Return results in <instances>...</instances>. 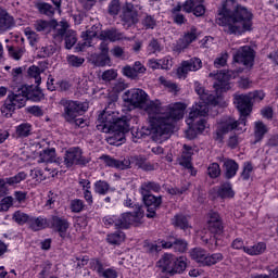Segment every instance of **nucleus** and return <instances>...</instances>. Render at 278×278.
<instances>
[{"instance_id":"f257e3e1","label":"nucleus","mask_w":278,"mask_h":278,"mask_svg":"<svg viewBox=\"0 0 278 278\" xmlns=\"http://www.w3.org/2000/svg\"><path fill=\"white\" fill-rule=\"evenodd\" d=\"M141 110L149 116L152 140L162 144V142H166L170 138L175 122L184 118L186 104L177 102L163 106L162 101L148 99Z\"/></svg>"},{"instance_id":"f03ea898","label":"nucleus","mask_w":278,"mask_h":278,"mask_svg":"<svg viewBox=\"0 0 278 278\" xmlns=\"http://www.w3.org/2000/svg\"><path fill=\"white\" fill-rule=\"evenodd\" d=\"M216 23L224 27L225 34L240 36L244 31H251L253 13L235 0H226Z\"/></svg>"},{"instance_id":"7ed1b4c3","label":"nucleus","mask_w":278,"mask_h":278,"mask_svg":"<svg viewBox=\"0 0 278 278\" xmlns=\"http://www.w3.org/2000/svg\"><path fill=\"white\" fill-rule=\"evenodd\" d=\"M195 92L199 94L200 101L202 102H199L192 106L187 123L188 125L194 127L198 131H205V128L207 127V121L205 117L210 112V108L207 105H217L218 97L212 94L210 91H205V88L198 83H195Z\"/></svg>"},{"instance_id":"20e7f679","label":"nucleus","mask_w":278,"mask_h":278,"mask_svg":"<svg viewBox=\"0 0 278 278\" xmlns=\"http://www.w3.org/2000/svg\"><path fill=\"white\" fill-rule=\"evenodd\" d=\"M235 103L240 112L241 118L236 121L228 117L226 121L218 124L216 129L215 140L223 142V136L238 129L240 125H247V116L253 111V97L251 94H239L235 97Z\"/></svg>"},{"instance_id":"39448f33","label":"nucleus","mask_w":278,"mask_h":278,"mask_svg":"<svg viewBox=\"0 0 278 278\" xmlns=\"http://www.w3.org/2000/svg\"><path fill=\"white\" fill-rule=\"evenodd\" d=\"M97 129L102 134H128L129 119L119 118L118 113L105 109L97 119Z\"/></svg>"},{"instance_id":"423d86ee","label":"nucleus","mask_w":278,"mask_h":278,"mask_svg":"<svg viewBox=\"0 0 278 278\" xmlns=\"http://www.w3.org/2000/svg\"><path fill=\"white\" fill-rule=\"evenodd\" d=\"M187 266L188 263L185 256L176 257L173 254H165L159 261L161 273H163V275H169V277L184 273Z\"/></svg>"},{"instance_id":"0eeeda50","label":"nucleus","mask_w":278,"mask_h":278,"mask_svg":"<svg viewBox=\"0 0 278 278\" xmlns=\"http://www.w3.org/2000/svg\"><path fill=\"white\" fill-rule=\"evenodd\" d=\"M207 229L210 233L205 232V235H201L202 242L205 244H210V242H216L219 236H223V231H225V226H223V218L216 212H211L208 214L207 220Z\"/></svg>"},{"instance_id":"6e6552de","label":"nucleus","mask_w":278,"mask_h":278,"mask_svg":"<svg viewBox=\"0 0 278 278\" xmlns=\"http://www.w3.org/2000/svg\"><path fill=\"white\" fill-rule=\"evenodd\" d=\"M60 105L63 108L62 116L66 123H73L77 116L86 112V106L79 101L62 99Z\"/></svg>"},{"instance_id":"1a4fd4ad","label":"nucleus","mask_w":278,"mask_h":278,"mask_svg":"<svg viewBox=\"0 0 278 278\" xmlns=\"http://www.w3.org/2000/svg\"><path fill=\"white\" fill-rule=\"evenodd\" d=\"M142 218H144V211L141 207L134 213H123L116 219V229H129L130 225L138 227V225H142Z\"/></svg>"},{"instance_id":"9d476101","label":"nucleus","mask_w":278,"mask_h":278,"mask_svg":"<svg viewBox=\"0 0 278 278\" xmlns=\"http://www.w3.org/2000/svg\"><path fill=\"white\" fill-rule=\"evenodd\" d=\"M191 257L198 264H202V266H214V264H218V262H223V255L220 253L210 254L207 251L195 248L190 253Z\"/></svg>"},{"instance_id":"9b49d317","label":"nucleus","mask_w":278,"mask_h":278,"mask_svg":"<svg viewBox=\"0 0 278 278\" xmlns=\"http://www.w3.org/2000/svg\"><path fill=\"white\" fill-rule=\"evenodd\" d=\"M21 108H25V97H21L18 93H15L7 98L0 110L2 116L10 118L12 114H14V111L21 110Z\"/></svg>"},{"instance_id":"f8f14e48","label":"nucleus","mask_w":278,"mask_h":278,"mask_svg":"<svg viewBox=\"0 0 278 278\" xmlns=\"http://www.w3.org/2000/svg\"><path fill=\"white\" fill-rule=\"evenodd\" d=\"M125 101L134 108L142 110L149 101V93L142 89H130L125 92Z\"/></svg>"},{"instance_id":"ddd939ff","label":"nucleus","mask_w":278,"mask_h":278,"mask_svg":"<svg viewBox=\"0 0 278 278\" xmlns=\"http://www.w3.org/2000/svg\"><path fill=\"white\" fill-rule=\"evenodd\" d=\"M232 58L233 62H237V64H243V66H249L251 68L255 60V54L250 46H243L233 50Z\"/></svg>"},{"instance_id":"4468645a","label":"nucleus","mask_w":278,"mask_h":278,"mask_svg":"<svg viewBox=\"0 0 278 278\" xmlns=\"http://www.w3.org/2000/svg\"><path fill=\"white\" fill-rule=\"evenodd\" d=\"M138 5L127 2L122 8L121 21L126 27H131L138 23Z\"/></svg>"},{"instance_id":"2eb2a0df","label":"nucleus","mask_w":278,"mask_h":278,"mask_svg":"<svg viewBox=\"0 0 278 278\" xmlns=\"http://www.w3.org/2000/svg\"><path fill=\"white\" fill-rule=\"evenodd\" d=\"M68 27H71V25H68V22L66 21H61V22H58L55 20L51 21L50 33L52 36V40L55 45H62L65 34H67L70 30Z\"/></svg>"},{"instance_id":"dca6fc26","label":"nucleus","mask_w":278,"mask_h":278,"mask_svg":"<svg viewBox=\"0 0 278 278\" xmlns=\"http://www.w3.org/2000/svg\"><path fill=\"white\" fill-rule=\"evenodd\" d=\"M63 164L67 168H71V166H74V164L86 166V164H88V160L84 157L81 149L71 148L66 151L64 155Z\"/></svg>"},{"instance_id":"f3484780","label":"nucleus","mask_w":278,"mask_h":278,"mask_svg":"<svg viewBox=\"0 0 278 278\" xmlns=\"http://www.w3.org/2000/svg\"><path fill=\"white\" fill-rule=\"evenodd\" d=\"M203 67V62L199 58H192L188 61H182L181 66L177 70L178 77H186L190 72L200 71Z\"/></svg>"},{"instance_id":"a211bd4d","label":"nucleus","mask_w":278,"mask_h":278,"mask_svg":"<svg viewBox=\"0 0 278 278\" xmlns=\"http://www.w3.org/2000/svg\"><path fill=\"white\" fill-rule=\"evenodd\" d=\"M50 225L52 229L56 231V233H59L60 238H66L68 227H71V223H68V219L54 215L51 217Z\"/></svg>"},{"instance_id":"6ab92c4d","label":"nucleus","mask_w":278,"mask_h":278,"mask_svg":"<svg viewBox=\"0 0 278 278\" xmlns=\"http://www.w3.org/2000/svg\"><path fill=\"white\" fill-rule=\"evenodd\" d=\"M147 73V67L140 61L134 63V65H125L122 68V75L128 79H138L139 75H144Z\"/></svg>"},{"instance_id":"aec40b11","label":"nucleus","mask_w":278,"mask_h":278,"mask_svg":"<svg viewBox=\"0 0 278 278\" xmlns=\"http://www.w3.org/2000/svg\"><path fill=\"white\" fill-rule=\"evenodd\" d=\"M143 203L148 207V218H155V210L162 205V195L155 197L150 193L142 194Z\"/></svg>"},{"instance_id":"412c9836","label":"nucleus","mask_w":278,"mask_h":278,"mask_svg":"<svg viewBox=\"0 0 278 278\" xmlns=\"http://www.w3.org/2000/svg\"><path fill=\"white\" fill-rule=\"evenodd\" d=\"M161 247L162 249H174L178 253H186V251H188V242L175 237H168L167 241L162 240Z\"/></svg>"},{"instance_id":"4be33fe9","label":"nucleus","mask_w":278,"mask_h":278,"mask_svg":"<svg viewBox=\"0 0 278 278\" xmlns=\"http://www.w3.org/2000/svg\"><path fill=\"white\" fill-rule=\"evenodd\" d=\"M100 160L103 162V164H105V166H110L111 168H119L121 170H125L131 166V162L129 160L124 159L123 161H118L108 154L100 156Z\"/></svg>"},{"instance_id":"5701e85b","label":"nucleus","mask_w":278,"mask_h":278,"mask_svg":"<svg viewBox=\"0 0 278 278\" xmlns=\"http://www.w3.org/2000/svg\"><path fill=\"white\" fill-rule=\"evenodd\" d=\"M15 25L14 16L8 13V10L0 7V33L10 31Z\"/></svg>"},{"instance_id":"b1692460","label":"nucleus","mask_w":278,"mask_h":278,"mask_svg":"<svg viewBox=\"0 0 278 278\" xmlns=\"http://www.w3.org/2000/svg\"><path fill=\"white\" fill-rule=\"evenodd\" d=\"M17 97H24L25 103H27V101L29 100L40 101V99H42L43 96H42V91L30 86V87H22L18 90Z\"/></svg>"},{"instance_id":"393cba45","label":"nucleus","mask_w":278,"mask_h":278,"mask_svg":"<svg viewBox=\"0 0 278 278\" xmlns=\"http://www.w3.org/2000/svg\"><path fill=\"white\" fill-rule=\"evenodd\" d=\"M215 79L216 81L214 83L213 88L217 94H220V92H227V90H229V74L220 72L215 75Z\"/></svg>"},{"instance_id":"a878e982","label":"nucleus","mask_w":278,"mask_h":278,"mask_svg":"<svg viewBox=\"0 0 278 278\" xmlns=\"http://www.w3.org/2000/svg\"><path fill=\"white\" fill-rule=\"evenodd\" d=\"M199 38V33L197 31V27L192 26L189 31L185 34L182 38H180L177 42V48L179 51H182V49H188L194 40Z\"/></svg>"},{"instance_id":"bb28decb","label":"nucleus","mask_w":278,"mask_h":278,"mask_svg":"<svg viewBox=\"0 0 278 278\" xmlns=\"http://www.w3.org/2000/svg\"><path fill=\"white\" fill-rule=\"evenodd\" d=\"M39 164L47 163V164H62V159H55V149H47L40 152L38 161Z\"/></svg>"},{"instance_id":"cd10ccee","label":"nucleus","mask_w":278,"mask_h":278,"mask_svg":"<svg viewBox=\"0 0 278 278\" xmlns=\"http://www.w3.org/2000/svg\"><path fill=\"white\" fill-rule=\"evenodd\" d=\"M223 168L226 179H232V177H236L240 165L235 160L227 159L224 161Z\"/></svg>"},{"instance_id":"c85d7f7f","label":"nucleus","mask_w":278,"mask_h":278,"mask_svg":"<svg viewBox=\"0 0 278 278\" xmlns=\"http://www.w3.org/2000/svg\"><path fill=\"white\" fill-rule=\"evenodd\" d=\"M125 36L123 33L118 31L117 29H109V30H103L100 34V40H110V42H116L118 40H124Z\"/></svg>"},{"instance_id":"c756f323","label":"nucleus","mask_w":278,"mask_h":278,"mask_svg":"<svg viewBox=\"0 0 278 278\" xmlns=\"http://www.w3.org/2000/svg\"><path fill=\"white\" fill-rule=\"evenodd\" d=\"M192 147L188 144H184L182 154L180 157V166H185V168H192V155H193Z\"/></svg>"},{"instance_id":"7c9ffc66","label":"nucleus","mask_w":278,"mask_h":278,"mask_svg":"<svg viewBox=\"0 0 278 278\" xmlns=\"http://www.w3.org/2000/svg\"><path fill=\"white\" fill-rule=\"evenodd\" d=\"M216 192L219 199H233V197H236V192H233V189L231 188V182L222 184L216 189Z\"/></svg>"},{"instance_id":"2f4dec72","label":"nucleus","mask_w":278,"mask_h":278,"mask_svg":"<svg viewBox=\"0 0 278 278\" xmlns=\"http://www.w3.org/2000/svg\"><path fill=\"white\" fill-rule=\"evenodd\" d=\"M268 134V127L265 126L263 122H256L254 124V144H257V142H262L264 140V136Z\"/></svg>"},{"instance_id":"473e14b6","label":"nucleus","mask_w":278,"mask_h":278,"mask_svg":"<svg viewBox=\"0 0 278 278\" xmlns=\"http://www.w3.org/2000/svg\"><path fill=\"white\" fill-rule=\"evenodd\" d=\"M28 225L33 231H40L41 229H47L49 226L47 218L43 217H30Z\"/></svg>"},{"instance_id":"72a5a7b5","label":"nucleus","mask_w":278,"mask_h":278,"mask_svg":"<svg viewBox=\"0 0 278 278\" xmlns=\"http://www.w3.org/2000/svg\"><path fill=\"white\" fill-rule=\"evenodd\" d=\"M135 164L136 166H138V168H141L142 170H155V168H157V164L151 163L142 156H136Z\"/></svg>"},{"instance_id":"f704fd0d","label":"nucleus","mask_w":278,"mask_h":278,"mask_svg":"<svg viewBox=\"0 0 278 278\" xmlns=\"http://www.w3.org/2000/svg\"><path fill=\"white\" fill-rule=\"evenodd\" d=\"M162 187L155 181H146L140 187L141 194H149V192H160Z\"/></svg>"},{"instance_id":"c9c22d12","label":"nucleus","mask_w":278,"mask_h":278,"mask_svg":"<svg viewBox=\"0 0 278 278\" xmlns=\"http://www.w3.org/2000/svg\"><path fill=\"white\" fill-rule=\"evenodd\" d=\"M7 49L9 51L10 58L13 60H21V58H23L27 51L23 46H8Z\"/></svg>"},{"instance_id":"e433bc0d","label":"nucleus","mask_w":278,"mask_h":278,"mask_svg":"<svg viewBox=\"0 0 278 278\" xmlns=\"http://www.w3.org/2000/svg\"><path fill=\"white\" fill-rule=\"evenodd\" d=\"M173 225L186 231V229H190V224L188 223V217L185 215L178 214L173 218Z\"/></svg>"},{"instance_id":"4c0bfd02","label":"nucleus","mask_w":278,"mask_h":278,"mask_svg":"<svg viewBox=\"0 0 278 278\" xmlns=\"http://www.w3.org/2000/svg\"><path fill=\"white\" fill-rule=\"evenodd\" d=\"M63 40H65V49L74 48L77 45V33L73 29L67 30Z\"/></svg>"},{"instance_id":"58836bf2","label":"nucleus","mask_w":278,"mask_h":278,"mask_svg":"<svg viewBox=\"0 0 278 278\" xmlns=\"http://www.w3.org/2000/svg\"><path fill=\"white\" fill-rule=\"evenodd\" d=\"M244 253L248 255H262L266 251V243L260 242L253 247L243 248Z\"/></svg>"},{"instance_id":"ea45409f","label":"nucleus","mask_w":278,"mask_h":278,"mask_svg":"<svg viewBox=\"0 0 278 278\" xmlns=\"http://www.w3.org/2000/svg\"><path fill=\"white\" fill-rule=\"evenodd\" d=\"M15 134L17 138H27L31 136V126L29 123H23L16 127Z\"/></svg>"},{"instance_id":"a19ab883","label":"nucleus","mask_w":278,"mask_h":278,"mask_svg":"<svg viewBox=\"0 0 278 278\" xmlns=\"http://www.w3.org/2000/svg\"><path fill=\"white\" fill-rule=\"evenodd\" d=\"M36 8L40 12V14H45L46 16H53V14H55V9L53 8V5L47 2H38L36 4Z\"/></svg>"},{"instance_id":"79ce46f5","label":"nucleus","mask_w":278,"mask_h":278,"mask_svg":"<svg viewBox=\"0 0 278 278\" xmlns=\"http://www.w3.org/2000/svg\"><path fill=\"white\" fill-rule=\"evenodd\" d=\"M106 242H109V244H121L122 242H125V232L117 231L108 235Z\"/></svg>"},{"instance_id":"37998d69","label":"nucleus","mask_w":278,"mask_h":278,"mask_svg":"<svg viewBox=\"0 0 278 278\" xmlns=\"http://www.w3.org/2000/svg\"><path fill=\"white\" fill-rule=\"evenodd\" d=\"M27 73L31 79H35V84H37V86H40V83L42 81V78L40 77V73H42V71L40 70V67L31 65L28 68Z\"/></svg>"},{"instance_id":"c03bdc74","label":"nucleus","mask_w":278,"mask_h":278,"mask_svg":"<svg viewBox=\"0 0 278 278\" xmlns=\"http://www.w3.org/2000/svg\"><path fill=\"white\" fill-rule=\"evenodd\" d=\"M27 179V175L25 172H20L15 176L7 178L4 181L9 186H16V184H21V181H25Z\"/></svg>"},{"instance_id":"a18cd8bd","label":"nucleus","mask_w":278,"mask_h":278,"mask_svg":"<svg viewBox=\"0 0 278 278\" xmlns=\"http://www.w3.org/2000/svg\"><path fill=\"white\" fill-rule=\"evenodd\" d=\"M30 219H31V217L27 213H24V212H21V211H16L13 214V220L15 223H17V225H25V223L29 224Z\"/></svg>"},{"instance_id":"49530a36","label":"nucleus","mask_w":278,"mask_h":278,"mask_svg":"<svg viewBox=\"0 0 278 278\" xmlns=\"http://www.w3.org/2000/svg\"><path fill=\"white\" fill-rule=\"evenodd\" d=\"M94 192H97V194H108V192H110V184L104 180H98L94 184Z\"/></svg>"},{"instance_id":"de8ad7c7","label":"nucleus","mask_w":278,"mask_h":278,"mask_svg":"<svg viewBox=\"0 0 278 278\" xmlns=\"http://www.w3.org/2000/svg\"><path fill=\"white\" fill-rule=\"evenodd\" d=\"M121 12V0H112L108 7V13L110 16H118Z\"/></svg>"},{"instance_id":"09e8293b","label":"nucleus","mask_w":278,"mask_h":278,"mask_svg":"<svg viewBox=\"0 0 278 278\" xmlns=\"http://www.w3.org/2000/svg\"><path fill=\"white\" fill-rule=\"evenodd\" d=\"M35 29L36 31H43L45 34H48V31H51V21L47 22L43 20H39L35 23Z\"/></svg>"},{"instance_id":"8fccbe9b","label":"nucleus","mask_w":278,"mask_h":278,"mask_svg":"<svg viewBox=\"0 0 278 278\" xmlns=\"http://www.w3.org/2000/svg\"><path fill=\"white\" fill-rule=\"evenodd\" d=\"M110 62H112V60L110 59V54H105L101 52L96 56V60H94L96 66H108Z\"/></svg>"},{"instance_id":"3c124183","label":"nucleus","mask_w":278,"mask_h":278,"mask_svg":"<svg viewBox=\"0 0 278 278\" xmlns=\"http://www.w3.org/2000/svg\"><path fill=\"white\" fill-rule=\"evenodd\" d=\"M81 38L85 40L84 47H92V39L97 38V31L87 30L81 34Z\"/></svg>"},{"instance_id":"603ef678","label":"nucleus","mask_w":278,"mask_h":278,"mask_svg":"<svg viewBox=\"0 0 278 278\" xmlns=\"http://www.w3.org/2000/svg\"><path fill=\"white\" fill-rule=\"evenodd\" d=\"M253 173V164L251 162H247L243 165V170L241 173V179L244 181H249L251 179V174Z\"/></svg>"},{"instance_id":"864d4df0","label":"nucleus","mask_w":278,"mask_h":278,"mask_svg":"<svg viewBox=\"0 0 278 278\" xmlns=\"http://www.w3.org/2000/svg\"><path fill=\"white\" fill-rule=\"evenodd\" d=\"M84 62H86V60L81 56H77V55L67 56V64H70V66H74L75 68H79V66H81Z\"/></svg>"},{"instance_id":"5fc2aeb1","label":"nucleus","mask_w":278,"mask_h":278,"mask_svg":"<svg viewBox=\"0 0 278 278\" xmlns=\"http://www.w3.org/2000/svg\"><path fill=\"white\" fill-rule=\"evenodd\" d=\"M207 175L212 177V179H216V177H219L220 165H218V163H212L207 168Z\"/></svg>"},{"instance_id":"6e6d98bb","label":"nucleus","mask_w":278,"mask_h":278,"mask_svg":"<svg viewBox=\"0 0 278 278\" xmlns=\"http://www.w3.org/2000/svg\"><path fill=\"white\" fill-rule=\"evenodd\" d=\"M116 77H118V72H116L114 68L106 70L102 73L103 81H114Z\"/></svg>"},{"instance_id":"4d7b16f0","label":"nucleus","mask_w":278,"mask_h":278,"mask_svg":"<svg viewBox=\"0 0 278 278\" xmlns=\"http://www.w3.org/2000/svg\"><path fill=\"white\" fill-rule=\"evenodd\" d=\"M14 198L12 197H5L0 201V212H8L10 210V206L13 205Z\"/></svg>"},{"instance_id":"13d9d810","label":"nucleus","mask_w":278,"mask_h":278,"mask_svg":"<svg viewBox=\"0 0 278 278\" xmlns=\"http://www.w3.org/2000/svg\"><path fill=\"white\" fill-rule=\"evenodd\" d=\"M142 25L146 27V29H155V26L157 25V21L153 18L151 15H147L142 20Z\"/></svg>"},{"instance_id":"bf43d9fd","label":"nucleus","mask_w":278,"mask_h":278,"mask_svg":"<svg viewBox=\"0 0 278 278\" xmlns=\"http://www.w3.org/2000/svg\"><path fill=\"white\" fill-rule=\"evenodd\" d=\"M148 51L150 53H160L162 51V45H160L157 39H152L148 45Z\"/></svg>"},{"instance_id":"052dcab7","label":"nucleus","mask_w":278,"mask_h":278,"mask_svg":"<svg viewBox=\"0 0 278 278\" xmlns=\"http://www.w3.org/2000/svg\"><path fill=\"white\" fill-rule=\"evenodd\" d=\"M111 53L114 58H117L118 60H125V48L121 46H115L113 49H111Z\"/></svg>"},{"instance_id":"680f3d73","label":"nucleus","mask_w":278,"mask_h":278,"mask_svg":"<svg viewBox=\"0 0 278 278\" xmlns=\"http://www.w3.org/2000/svg\"><path fill=\"white\" fill-rule=\"evenodd\" d=\"M227 60H229V54L227 52L222 53L219 58L215 59L214 65L216 66V68H220L222 66H225V64H227Z\"/></svg>"},{"instance_id":"e2e57ef3","label":"nucleus","mask_w":278,"mask_h":278,"mask_svg":"<svg viewBox=\"0 0 278 278\" xmlns=\"http://www.w3.org/2000/svg\"><path fill=\"white\" fill-rule=\"evenodd\" d=\"M194 5H197V2H194V0H187L182 3V10L187 14H192Z\"/></svg>"},{"instance_id":"0e129e2a","label":"nucleus","mask_w":278,"mask_h":278,"mask_svg":"<svg viewBox=\"0 0 278 278\" xmlns=\"http://www.w3.org/2000/svg\"><path fill=\"white\" fill-rule=\"evenodd\" d=\"M172 18L176 25H186L188 23V18H186L184 13H176L175 15H172Z\"/></svg>"},{"instance_id":"69168bd1","label":"nucleus","mask_w":278,"mask_h":278,"mask_svg":"<svg viewBox=\"0 0 278 278\" xmlns=\"http://www.w3.org/2000/svg\"><path fill=\"white\" fill-rule=\"evenodd\" d=\"M188 190V186H184L181 188H178V187H170V188H167V192L168 194H173V195H179V194H184V192H187Z\"/></svg>"},{"instance_id":"338daca9","label":"nucleus","mask_w":278,"mask_h":278,"mask_svg":"<svg viewBox=\"0 0 278 278\" xmlns=\"http://www.w3.org/2000/svg\"><path fill=\"white\" fill-rule=\"evenodd\" d=\"M72 212L79 213L84 210V201L81 200H73L71 203Z\"/></svg>"},{"instance_id":"774afa93","label":"nucleus","mask_w":278,"mask_h":278,"mask_svg":"<svg viewBox=\"0 0 278 278\" xmlns=\"http://www.w3.org/2000/svg\"><path fill=\"white\" fill-rule=\"evenodd\" d=\"M192 14L195 16H204L205 15V5L203 4H197L193 7Z\"/></svg>"}]
</instances>
